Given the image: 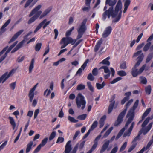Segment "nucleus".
<instances>
[{
    "label": "nucleus",
    "instance_id": "nucleus-1",
    "mask_svg": "<svg viewBox=\"0 0 153 153\" xmlns=\"http://www.w3.org/2000/svg\"><path fill=\"white\" fill-rule=\"evenodd\" d=\"M117 2V0H106V5L108 4L110 7L108 9L104 12L102 14V19L105 20L107 16L108 18H110L111 16L112 18H114L117 15V17L113 20V22H117L120 19L122 12V4L121 0H118L114 10V6Z\"/></svg>",
    "mask_w": 153,
    "mask_h": 153
},
{
    "label": "nucleus",
    "instance_id": "nucleus-2",
    "mask_svg": "<svg viewBox=\"0 0 153 153\" xmlns=\"http://www.w3.org/2000/svg\"><path fill=\"white\" fill-rule=\"evenodd\" d=\"M87 20V19L86 18L84 19L79 27L78 29V34L76 39H74L71 37H63L61 39L60 44H63V45L61 46V49L65 48L69 44H71V45H73L76 42L77 40L79 39L82 37L83 34L87 29L86 24Z\"/></svg>",
    "mask_w": 153,
    "mask_h": 153
},
{
    "label": "nucleus",
    "instance_id": "nucleus-3",
    "mask_svg": "<svg viewBox=\"0 0 153 153\" xmlns=\"http://www.w3.org/2000/svg\"><path fill=\"white\" fill-rule=\"evenodd\" d=\"M42 5H39L34 8L30 12L29 15V17H31L33 15V16L31 17L28 21L27 23L30 24L34 22L39 17V19H41L44 16L47 15L51 11V9L49 8L46 9L43 13L41 15L42 13V11L41 10H39L41 7Z\"/></svg>",
    "mask_w": 153,
    "mask_h": 153
},
{
    "label": "nucleus",
    "instance_id": "nucleus-4",
    "mask_svg": "<svg viewBox=\"0 0 153 153\" xmlns=\"http://www.w3.org/2000/svg\"><path fill=\"white\" fill-rule=\"evenodd\" d=\"M133 99H130L126 104L125 108L118 115L117 120L114 123V126H117L120 125L123 121L124 117L127 109L133 102Z\"/></svg>",
    "mask_w": 153,
    "mask_h": 153
},
{
    "label": "nucleus",
    "instance_id": "nucleus-5",
    "mask_svg": "<svg viewBox=\"0 0 153 153\" xmlns=\"http://www.w3.org/2000/svg\"><path fill=\"white\" fill-rule=\"evenodd\" d=\"M139 103V100H137L134 103L132 108L130 109L128 111L126 115V118H128L127 123H131L133 120L135 116L134 111L137 107Z\"/></svg>",
    "mask_w": 153,
    "mask_h": 153
},
{
    "label": "nucleus",
    "instance_id": "nucleus-6",
    "mask_svg": "<svg viewBox=\"0 0 153 153\" xmlns=\"http://www.w3.org/2000/svg\"><path fill=\"white\" fill-rule=\"evenodd\" d=\"M153 118V116H152L151 117H147L142 124L141 126L142 128V129L143 131V135H145L146 134L151 128L153 124L152 122H151L146 127L144 128L148 124L150 120H152Z\"/></svg>",
    "mask_w": 153,
    "mask_h": 153
},
{
    "label": "nucleus",
    "instance_id": "nucleus-7",
    "mask_svg": "<svg viewBox=\"0 0 153 153\" xmlns=\"http://www.w3.org/2000/svg\"><path fill=\"white\" fill-rule=\"evenodd\" d=\"M146 65V64H144L138 70L137 68V67L139 65H136L135 64L131 69V74L132 76L134 77H136L142 73L144 70L146 71L148 69H145Z\"/></svg>",
    "mask_w": 153,
    "mask_h": 153
},
{
    "label": "nucleus",
    "instance_id": "nucleus-8",
    "mask_svg": "<svg viewBox=\"0 0 153 153\" xmlns=\"http://www.w3.org/2000/svg\"><path fill=\"white\" fill-rule=\"evenodd\" d=\"M76 102L78 108H80L82 105L81 109L83 110L84 109L86 104V101L84 100V96L81 94L79 93L78 94L76 99Z\"/></svg>",
    "mask_w": 153,
    "mask_h": 153
},
{
    "label": "nucleus",
    "instance_id": "nucleus-9",
    "mask_svg": "<svg viewBox=\"0 0 153 153\" xmlns=\"http://www.w3.org/2000/svg\"><path fill=\"white\" fill-rule=\"evenodd\" d=\"M115 138V136H113L110 139V140H108L106 141L102 145V146L101 149L100 151V153H103L105 152L108 147L110 141H112L114 140Z\"/></svg>",
    "mask_w": 153,
    "mask_h": 153
},
{
    "label": "nucleus",
    "instance_id": "nucleus-10",
    "mask_svg": "<svg viewBox=\"0 0 153 153\" xmlns=\"http://www.w3.org/2000/svg\"><path fill=\"white\" fill-rule=\"evenodd\" d=\"M115 98V95L111 97V100L110 101V104L109 105L108 111V114H110L112 112L115 103V101L114 100Z\"/></svg>",
    "mask_w": 153,
    "mask_h": 153
},
{
    "label": "nucleus",
    "instance_id": "nucleus-11",
    "mask_svg": "<svg viewBox=\"0 0 153 153\" xmlns=\"http://www.w3.org/2000/svg\"><path fill=\"white\" fill-rule=\"evenodd\" d=\"M6 51L5 54L3 55L0 58V63L3 61L4 59L7 56V54L9 53L10 51V48L8 47H6L4 48L1 52H0V56H1L3 53Z\"/></svg>",
    "mask_w": 153,
    "mask_h": 153
},
{
    "label": "nucleus",
    "instance_id": "nucleus-12",
    "mask_svg": "<svg viewBox=\"0 0 153 153\" xmlns=\"http://www.w3.org/2000/svg\"><path fill=\"white\" fill-rule=\"evenodd\" d=\"M38 83L36 84L30 90L29 93V100L30 102H32L33 101L34 97V92L36 89L38 85Z\"/></svg>",
    "mask_w": 153,
    "mask_h": 153
},
{
    "label": "nucleus",
    "instance_id": "nucleus-13",
    "mask_svg": "<svg viewBox=\"0 0 153 153\" xmlns=\"http://www.w3.org/2000/svg\"><path fill=\"white\" fill-rule=\"evenodd\" d=\"M112 30V29L111 26L107 27L102 34V37L105 38L107 37L110 34Z\"/></svg>",
    "mask_w": 153,
    "mask_h": 153
},
{
    "label": "nucleus",
    "instance_id": "nucleus-14",
    "mask_svg": "<svg viewBox=\"0 0 153 153\" xmlns=\"http://www.w3.org/2000/svg\"><path fill=\"white\" fill-rule=\"evenodd\" d=\"M131 126L128 130L126 131L123 134V137H125L126 136H130L132 132L135 123L134 122H132Z\"/></svg>",
    "mask_w": 153,
    "mask_h": 153
},
{
    "label": "nucleus",
    "instance_id": "nucleus-15",
    "mask_svg": "<svg viewBox=\"0 0 153 153\" xmlns=\"http://www.w3.org/2000/svg\"><path fill=\"white\" fill-rule=\"evenodd\" d=\"M127 123V121L126 122L124 127L122 129H121L118 133V134H117V136L115 138L116 140H117L122 135L124 131H125L126 129L128 127V125L130 123H128V124Z\"/></svg>",
    "mask_w": 153,
    "mask_h": 153
},
{
    "label": "nucleus",
    "instance_id": "nucleus-16",
    "mask_svg": "<svg viewBox=\"0 0 153 153\" xmlns=\"http://www.w3.org/2000/svg\"><path fill=\"white\" fill-rule=\"evenodd\" d=\"M89 61V60L88 59H87L83 63V65L81 66V68H79L77 71L76 74H79V75H80L81 74V73H82V69L83 70H84L86 67L87 65V63Z\"/></svg>",
    "mask_w": 153,
    "mask_h": 153
},
{
    "label": "nucleus",
    "instance_id": "nucleus-17",
    "mask_svg": "<svg viewBox=\"0 0 153 153\" xmlns=\"http://www.w3.org/2000/svg\"><path fill=\"white\" fill-rule=\"evenodd\" d=\"M10 76V73L6 72L0 77V83H4Z\"/></svg>",
    "mask_w": 153,
    "mask_h": 153
},
{
    "label": "nucleus",
    "instance_id": "nucleus-18",
    "mask_svg": "<svg viewBox=\"0 0 153 153\" xmlns=\"http://www.w3.org/2000/svg\"><path fill=\"white\" fill-rule=\"evenodd\" d=\"M71 141H68L67 143L65 146L64 152L63 153H70L72 149Z\"/></svg>",
    "mask_w": 153,
    "mask_h": 153
},
{
    "label": "nucleus",
    "instance_id": "nucleus-19",
    "mask_svg": "<svg viewBox=\"0 0 153 153\" xmlns=\"http://www.w3.org/2000/svg\"><path fill=\"white\" fill-rule=\"evenodd\" d=\"M131 95V92H126L125 94V95L126 96L121 100V103L122 105H123L125 102L128 101L129 99L130 96Z\"/></svg>",
    "mask_w": 153,
    "mask_h": 153
},
{
    "label": "nucleus",
    "instance_id": "nucleus-20",
    "mask_svg": "<svg viewBox=\"0 0 153 153\" xmlns=\"http://www.w3.org/2000/svg\"><path fill=\"white\" fill-rule=\"evenodd\" d=\"M153 143V139L149 141L146 147H143L140 151L138 152L137 153H143L145 150H147L149 149Z\"/></svg>",
    "mask_w": 153,
    "mask_h": 153
},
{
    "label": "nucleus",
    "instance_id": "nucleus-21",
    "mask_svg": "<svg viewBox=\"0 0 153 153\" xmlns=\"http://www.w3.org/2000/svg\"><path fill=\"white\" fill-rule=\"evenodd\" d=\"M23 30H21L17 32L10 39V43L14 41L23 32Z\"/></svg>",
    "mask_w": 153,
    "mask_h": 153
},
{
    "label": "nucleus",
    "instance_id": "nucleus-22",
    "mask_svg": "<svg viewBox=\"0 0 153 153\" xmlns=\"http://www.w3.org/2000/svg\"><path fill=\"white\" fill-rule=\"evenodd\" d=\"M151 110V108H150L147 109L144 113L143 114L142 116V120L140 121L138 123V124H139L141 123L145 119V118L150 113Z\"/></svg>",
    "mask_w": 153,
    "mask_h": 153
},
{
    "label": "nucleus",
    "instance_id": "nucleus-23",
    "mask_svg": "<svg viewBox=\"0 0 153 153\" xmlns=\"http://www.w3.org/2000/svg\"><path fill=\"white\" fill-rule=\"evenodd\" d=\"M10 23V19H8L2 26L0 29V35H1L6 30V27L9 25Z\"/></svg>",
    "mask_w": 153,
    "mask_h": 153
},
{
    "label": "nucleus",
    "instance_id": "nucleus-24",
    "mask_svg": "<svg viewBox=\"0 0 153 153\" xmlns=\"http://www.w3.org/2000/svg\"><path fill=\"white\" fill-rule=\"evenodd\" d=\"M101 137V135L99 134L95 139L94 141V144L92 146L91 148L95 150L98 145V142L100 137Z\"/></svg>",
    "mask_w": 153,
    "mask_h": 153
},
{
    "label": "nucleus",
    "instance_id": "nucleus-25",
    "mask_svg": "<svg viewBox=\"0 0 153 153\" xmlns=\"http://www.w3.org/2000/svg\"><path fill=\"white\" fill-rule=\"evenodd\" d=\"M101 137V135L99 134L95 139L94 141V144L92 146L91 148L95 150L98 145V142L100 137Z\"/></svg>",
    "mask_w": 153,
    "mask_h": 153
},
{
    "label": "nucleus",
    "instance_id": "nucleus-26",
    "mask_svg": "<svg viewBox=\"0 0 153 153\" xmlns=\"http://www.w3.org/2000/svg\"><path fill=\"white\" fill-rule=\"evenodd\" d=\"M92 0H85V4L87 7H85L82 8V10L84 11L88 12L90 7V4Z\"/></svg>",
    "mask_w": 153,
    "mask_h": 153
},
{
    "label": "nucleus",
    "instance_id": "nucleus-27",
    "mask_svg": "<svg viewBox=\"0 0 153 153\" xmlns=\"http://www.w3.org/2000/svg\"><path fill=\"white\" fill-rule=\"evenodd\" d=\"M47 21V19H44L42 22L40 23L37 26L34 32L36 33L42 27L44 24Z\"/></svg>",
    "mask_w": 153,
    "mask_h": 153
},
{
    "label": "nucleus",
    "instance_id": "nucleus-28",
    "mask_svg": "<svg viewBox=\"0 0 153 153\" xmlns=\"http://www.w3.org/2000/svg\"><path fill=\"white\" fill-rule=\"evenodd\" d=\"M102 42V40L101 39L98 41L94 47V51L95 52H96L98 50Z\"/></svg>",
    "mask_w": 153,
    "mask_h": 153
},
{
    "label": "nucleus",
    "instance_id": "nucleus-29",
    "mask_svg": "<svg viewBox=\"0 0 153 153\" xmlns=\"http://www.w3.org/2000/svg\"><path fill=\"white\" fill-rule=\"evenodd\" d=\"M106 119V116L105 115H103L99 121L100 128H101L103 126L104 124V122Z\"/></svg>",
    "mask_w": 153,
    "mask_h": 153
},
{
    "label": "nucleus",
    "instance_id": "nucleus-30",
    "mask_svg": "<svg viewBox=\"0 0 153 153\" xmlns=\"http://www.w3.org/2000/svg\"><path fill=\"white\" fill-rule=\"evenodd\" d=\"M144 57L143 54V53L141 54L137 57V61L135 64L136 65H139L142 61Z\"/></svg>",
    "mask_w": 153,
    "mask_h": 153
},
{
    "label": "nucleus",
    "instance_id": "nucleus-31",
    "mask_svg": "<svg viewBox=\"0 0 153 153\" xmlns=\"http://www.w3.org/2000/svg\"><path fill=\"white\" fill-rule=\"evenodd\" d=\"M35 62V59L34 58H33L31 61L30 64L29 68V72L31 73L34 67V63Z\"/></svg>",
    "mask_w": 153,
    "mask_h": 153
},
{
    "label": "nucleus",
    "instance_id": "nucleus-32",
    "mask_svg": "<svg viewBox=\"0 0 153 153\" xmlns=\"http://www.w3.org/2000/svg\"><path fill=\"white\" fill-rule=\"evenodd\" d=\"M145 91L147 95H149L152 91V88L151 85H149L146 86L145 88Z\"/></svg>",
    "mask_w": 153,
    "mask_h": 153
},
{
    "label": "nucleus",
    "instance_id": "nucleus-33",
    "mask_svg": "<svg viewBox=\"0 0 153 153\" xmlns=\"http://www.w3.org/2000/svg\"><path fill=\"white\" fill-rule=\"evenodd\" d=\"M33 142L30 141L27 145V147L26 150V153H28L31 149L32 146L33 145Z\"/></svg>",
    "mask_w": 153,
    "mask_h": 153
},
{
    "label": "nucleus",
    "instance_id": "nucleus-34",
    "mask_svg": "<svg viewBox=\"0 0 153 153\" xmlns=\"http://www.w3.org/2000/svg\"><path fill=\"white\" fill-rule=\"evenodd\" d=\"M105 85V83L104 82H103L102 84L97 83L96 84V88L98 90L103 88Z\"/></svg>",
    "mask_w": 153,
    "mask_h": 153
},
{
    "label": "nucleus",
    "instance_id": "nucleus-35",
    "mask_svg": "<svg viewBox=\"0 0 153 153\" xmlns=\"http://www.w3.org/2000/svg\"><path fill=\"white\" fill-rule=\"evenodd\" d=\"M110 59V57L108 56L103 60L101 62V63L104 65H106L107 66H109L110 65V62L108 60Z\"/></svg>",
    "mask_w": 153,
    "mask_h": 153
},
{
    "label": "nucleus",
    "instance_id": "nucleus-36",
    "mask_svg": "<svg viewBox=\"0 0 153 153\" xmlns=\"http://www.w3.org/2000/svg\"><path fill=\"white\" fill-rule=\"evenodd\" d=\"M151 44V42H148L146 43L143 47V51L145 52L148 51L149 49H150Z\"/></svg>",
    "mask_w": 153,
    "mask_h": 153
},
{
    "label": "nucleus",
    "instance_id": "nucleus-37",
    "mask_svg": "<svg viewBox=\"0 0 153 153\" xmlns=\"http://www.w3.org/2000/svg\"><path fill=\"white\" fill-rule=\"evenodd\" d=\"M118 75L121 76H126V73L123 70L118 71L117 72Z\"/></svg>",
    "mask_w": 153,
    "mask_h": 153
},
{
    "label": "nucleus",
    "instance_id": "nucleus-38",
    "mask_svg": "<svg viewBox=\"0 0 153 153\" xmlns=\"http://www.w3.org/2000/svg\"><path fill=\"white\" fill-rule=\"evenodd\" d=\"M140 79V82L143 84H146L147 82V79L146 78L143 76H140L139 77Z\"/></svg>",
    "mask_w": 153,
    "mask_h": 153
},
{
    "label": "nucleus",
    "instance_id": "nucleus-39",
    "mask_svg": "<svg viewBox=\"0 0 153 153\" xmlns=\"http://www.w3.org/2000/svg\"><path fill=\"white\" fill-rule=\"evenodd\" d=\"M104 69V72L105 73H111L110 71L109 70L108 68L106 66H101L100 69Z\"/></svg>",
    "mask_w": 153,
    "mask_h": 153
},
{
    "label": "nucleus",
    "instance_id": "nucleus-40",
    "mask_svg": "<svg viewBox=\"0 0 153 153\" xmlns=\"http://www.w3.org/2000/svg\"><path fill=\"white\" fill-rule=\"evenodd\" d=\"M98 122L97 121H95L91 125L90 129L91 131L94 130L97 126Z\"/></svg>",
    "mask_w": 153,
    "mask_h": 153
},
{
    "label": "nucleus",
    "instance_id": "nucleus-41",
    "mask_svg": "<svg viewBox=\"0 0 153 153\" xmlns=\"http://www.w3.org/2000/svg\"><path fill=\"white\" fill-rule=\"evenodd\" d=\"M153 57V52L152 53H150L147 56L146 60V63H148L149 62L151 59Z\"/></svg>",
    "mask_w": 153,
    "mask_h": 153
},
{
    "label": "nucleus",
    "instance_id": "nucleus-42",
    "mask_svg": "<svg viewBox=\"0 0 153 153\" xmlns=\"http://www.w3.org/2000/svg\"><path fill=\"white\" fill-rule=\"evenodd\" d=\"M74 27H73L69 30L67 31L65 34V36L66 37H69V36L71 34V32L74 30Z\"/></svg>",
    "mask_w": 153,
    "mask_h": 153
},
{
    "label": "nucleus",
    "instance_id": "nucleus-43",
    "mask_svg": "<svg viewBox=\"0 0 153 153\" xmlns=\"http://www.w3.org/2000/svg\"><path fill=\"white\" fill-rule=\"evenodd\" d=\"M85 142V141L83 140L80 142L79 143H79L78 147L80 150H82L84 148Z\"/></svg>",
    "mask_w": 153,
    "mask_h": 153
},
{
    "label": "nucleus",
    "instance_id": "nucleus-44",
    "mask_svg": "<svg viewBox=\"0 0 153 153\" xmlns=\"http://www.w3.org/2000/svg\"><path fill=\"white\" fill-rule=\"evenodd\" d=\"M10 124L13 126V130L15 129L16 127V123L13 118L10 117Z\"/></svg>",
    "mask_w": 153,
    "mask_h": 153
},
{
    "label": "nucleus",
    "instance_id": "nucleus-45",
    "mask_svg": "<svg viewBox=\"0 0 153 153\" xmlns=\"http://www.w3.org/2000/svg\"><path fill=\"white\" fill-rule=\"evenodd\" d=\"M87 85L89 90L92 92L94 91V88L92 86L91 83L90 82H87Z\"/></svg>",
    "mask_w": 153,
    "mask_h": 153
},
{
    "label": "nucleus",
    "instance_id": "nucleus-46",
    "mask_svg": "<svg viewBox=\"0 0 153 153\" xmlns=\"http://www.w3.org/2000/svg\"><path fill=\"white\" fill-rule=\"evenodd\" d=\"M68 119L71 122L76 123L78 122L77 120L75 119L73 117L69 116L68 117Z\"/></svg>",
    "mask_w": 153,
    "mask_h": 153
},
{
    "label": "nucleus",
    "instance_id": "nucleus-47",
    "mask_svg": "<svg viewBox=\"0 0 153 153\" xmlns=\"http://www.w3.org/2000/svg\"><path fill=\"white\" fill-rule=\"evenodd\" d=\"M122 79V78L121 77H118L114 79L112 81H111L110 82V83L111 84H114L120 80H121Z\"/></svg>",
    "mask_w": 153,
    "mask_h": 153
},
{
    "label": "nucleus",
    "instance_id": "nucleus-48",
    "mask_svg": "<svg viewBox=\"0 0 153 153\" xmlns=\"http://www.w3.org/2000/svg\"><path fill=\"white\" fill-rule=\"evenodd\" d=\"M48 138V137H45L43 139L39 145H41L42 147L44 146L47 143Z\"/></svg>",
    "mask_w": 153,
    "mask_h": 153
},
{
    "label": "nucleus",
    "instance_id": "nucleus-49",
    "mask_svg": "<svg viewBox=\"0 0 153 153\" xmlns=\"http://www.w3.org/2000/svg\"><path fill=\"white\" fill-rule=\"evenodd\" d=\"M42 46L41 43H37L35 47V50L36 51H40V48Z\"/></svg>",
    "mask_w": 153,
    "mask_h": 153
},
{
    "label": "nucleus",
    "instance_id": "nucleus-50",
    "mask_svg": "<svg viewBox=\"0 0 153 153\" xmlns=\"http://www.w3.org/2000/svg\"><path fill=\"white\" fill-rule=\"evenodd\" d=\"M86 117L87 114H83L78 116L77 118L80 120H84L86 118Z\"/></svg>",
    "mask_w": 153,
    "mask_h": 153
},
{
    "label": "nucleus",
    "instance_id": "nucleus-51",
    "mask_svg": "<svg viewBox=\"0 0 153 153\" xmlns=\"http://www.w3.org/2000/svg\"><path fill=\"white\" fill-rule=\"evenodd\" d=\"M127 145V142H125L122 145L119 150V152H121L123 151L126 148Z\"/></svg>",
    "mask_w": 153,
    "mask_h": 153
},
{
    "label": "nucleus",
    "instance_id": "nucleus-52",
    "mask_svg": "<svg viewBox=\"0 0 153 153\" xmlns=\"http://www.w3.org/2000/svg\"><path fill=\"white\" fill-rule=\"evenodd\" d=\"M85 88V86L82 84H80L78 85L77 89L78 90H81L84 89Z\"/></svg>",
    "mask_w": 153,
    "mask_h": 153
},
{
    "label": "nucleus",
    "instance_id": "nucleus-53",
    "mask_svg": "<svg viewBox=\"0 0 153 153\" xmlns=\"http://www.w3.org/2000/svg\"><path fill=\"white\" fill-rule=\"evenodd\" d=\"M133 143V144L132 146H131L128 149V152H131L136 147L137 145V143Z\"/></svg>",
    "mask_w": 153,
    "mask_h": 153
},
{
    "label": "nucleus",
    "instance_id": "nucleus-54",
    "mask_svg": "<svg viewBox=\"0 0 153 153\" xmlns=\"http://www.w3.org/2000/svg\"><path fill=\"white\" fill-rule=\"evenodd\" d=\"M87 78L88 80L91 81H93L94 79V77L93 76L91 73H90L88 74Z\"/></svg>",
    "mask_w": 153,
    "mask_h": 153
},
{
    "label": "nucleus",
    "instance_id": "nucleus-55",
    "mask_svg": "<svg viewBox=\"0 0 153 153\" xmlns=\"http://www.w3.org/2000/svg\"><path fill=\"white\" fill-rule=\"evenodd\" d=\"M120 68L122 69H125L126 68V63L125 62H124L121 63L120 66Z\"/></svg>",
    "mask_w": 153,
    "mask_h": 153
},
{
    "label": "nucleus",
    "instance_id": "nucleus-56",
    "mask_svg": "<svg viewBox=\"0 0 153 153\" xmlns=\"http://www.w3.org/2000/svg\"><path fill=\"white\" fill-rule=\"evenodd\" d=\"M92 72L93 75L94 76L97 75L98 74V71L97 68H96L93 69Z\"/></svg>",
    "mask_w": 153,
    "mask_h": 153
},
{
    "label": "nucleus",
    "instance_id": "nucleus-57",
    "mask_svg": "<svg viewBox=\"0 0 153 153\" xmlns=\"http://www.w3.org/2000/svg\"><path fill=\"white\" fill-rule=\"evenodd\" d=\"M56 135V133L55 131L52 132L49 137V140H51L53 139L55 137Z\"/></svg>",
    "mask_w": 153,
    "mask_h": 153
},
{
    "label": "nucleus",
    "instance_id": "nucleus-58",
    "mask_svg": "<svg viewBox=\"0 0 153 153\" xmlns=\"http://www.w3.org/2000/svg\"><path fill=\"white\" fill-rule=\"evenodd\" d=\"M79 146V143L76 144L74 147V148L73 150L71 153H76L78 149Z\"/></svg>",
    "mask_w": 153,
    "mask_h": 153
},
{
    "label": "nucleus",
    "instance_id": "nucleus-59",
    "mask_svg": "<svg viewBox=\"0 0 153 153\" xmlns=\"http://www.w3.org/2000/svg\"><path fill=\"white\" fill-rule=\"evenodd\" d=\"M34 0H28L26 2L25 6L24 8H26L29 6Z\"/></svg>",
    "mask_w": 153,
    "mask_h": 153
},
{
    "label": "nucleus",
    "instance_id": "nucleus-60",
    "mask_svg": "<svg viewBox=\"0 0 153 153\" xmlns=\"http://www.w3.org/2000/svg\"><path fill=\"white\" fill-rule=\"evenodd\" d=\"M83 40L82 39H80L77 42H76H76L73 45H74L72 46V49H73V50L78 45L80 44L82 41Z\"/></svg>",
    "mask_w": 153,
    "mask_h": 153
},
{
    "label": "nucleus",
    "instance_id": "nucleus-61",
    "mask_svg": "<svg viewBox=\"0 0 153 153\" xmlns=\"http://www.w3.org/2000/svg\"><path fill=\"white\" fill-rule=\"evenodd\" d=\"M64 139L63 137H58L56 143H61L64 142Z\"/></svg>",
    "mask_w": 153,
    "mask_h": 153
},
{
    "label": "nucleus",
    "instance_id": "nucleus-62",
    "mask_svg": "<svg viewBox=\"0 0 153 153\" xmlns=\"http://www.w3.org/2000/svg\"><path fill=\"white\" fill-rule=\"evenodd\" d=\"M41 147L42 146H41V145H39L34 151L33 153H38L41 149Z\"/></svg>",
    "mask_w": 153,
    "mask_h": 153
},
{
    "label": "nucleus",
    "instance_id": "nucleus-63",
    "mask_svg": "<svg viewBox=\"0 0 153 153\" xmlns=\"http://www.w3.org/2000/svg\"><path fill=\"white\" fill-rule=\"evenodd\" d=\"M118 150V147L117 146H114L111 150V153H116Z\"/></svg>",
    "mask_w": 153,
    "mask_h": 153
},
{
    "label": "nucleus",
    "instance_id": "nucleus-64",
    "mask_svg": "<svg viewBox=\"0 0 153 153\" xmlns=\"http://www.w3.org/2000/svg\"><path fill=\"white\" fill-rule=\"evenodd\" d=\"M24 40H23L21 42H20L16 46L19 49L22 47L24 45Z\"/></svg>",
    "mask_w": 153,
    "mask_h": 153
}]
</instances>
